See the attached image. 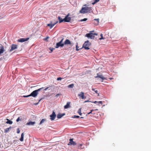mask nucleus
I'll list each match as a JSON object with an SVG mask.
<instances>
[{
	"instance_id": "11",
	"label": "nucleus",
	"mask_w": 151,
	"mask_h": 151,
	"mask_svg": "<svg viewBox=\"0 0 151 151\" xmlns=\"http://www.w3.org/2000/svg\"><path fill=\"white\" fill-rule=\"evenodd\" d=\"M78 96H80L82 99H85L86 97L84 96V93L83 92H81L78 95Z\"/></svg>"
},
{
	"instance_id": "18",
	"label": "nucleus",
	"mask_w": 151,
	"mask_h": 151,
	"mask_svg": "<svg viewBox=\"0 0 151 151\" xmlns=\"http://www.w3.org/2000/svg\"><path fill=\"white\" fill-rule=\"evenodd\" d=\"M58 19L59 21V23H61L62 22L64 21V19H63L62 18H61L60 17H58Z\"/></svg>"
},
{
	"instance_id": "26",
	"label": "nucleus",
	"mask_w": 151,
	"mask_h": 151,
	"mask_svg": "<svg viewBox=\"0 0 151 151\" xmlns=\"http://www.w3.org/2000/svg\"><path fill=\"white\" fill-rule=\"evenodd\" d=\"M102 104V101H99V102H98V103L97 105H99V106H100Z\"/></svg>"
},
{
	"instance_id": "47",
	"label": "nucleus",
	"mask_w": 151,
	"mask_h": 151,
	"mask_svg": "<svg viewBox=\"0 0 151 151\" xmlns=\"http://www.w3.org/2000/svg\"><path fill=\"white\" fill-rule=\"evenodd\" d=\"M86 11L85 10H83V11Z\"/></svg>"
},
{
	"instance_id": "4",
	"label": "nucleus",
	"mask_w": 151,
	"mask_h": 151,
	"mask_svg": "<svg viewBox=\"0 0 151 151\" xmlns=\"http://www.w3.org/2000/svg\"><path fill=\"white\" fill-rule=\"evenodd\" d=\"M94 35H97L98 34L96 33H87L86 34V36L88 38H90L91 39H94L95 37Z\"/></svg>"
},
{
	"instance_id": "43",
	"label": "nucleus",
	"mask_w": 151,
	"mask_h": 151,
	"mask_svg": "<svg viewBox=\"0 0 151 151\" xmlns=\"http://www.w3.org/2000/svg\"><path fill=\"white\" fill-rule=\"evenodd\" d=\"M3 17L1 16H0V19H2Z\"/></svg>"
},
{
	"instance_id": "29",
	"label": "nucleus",
	"mask_w": 151,
	"mask_h": 151,
	"mask_svg": "<svg viewBox=\"0 0 151 151\" xmlns=\"http://www.w3.org/2000/svg\"><path fill=\"white\" fill-rule=\"evenodd\" d=\"M100 36L101 37L99 39V40H101L103 39L104 40L105 39V38H104L103 36V34H101L100 35Z\"/></svg>"
},
{
	"instance_id": "25",
	"label": "nucleus",
	"mask_w": 151,
	"mask_h": 151,
	"mask_svg": "<svg viewBox=\"0 0 151 151\" xmlns=\"http://www.w3.org/2000/svg\"><path fill=\"white\" fill-rule=\"evenodd\" d=\"M46 121L45 119H42L41 121H40V124H41L43 123H44Z\"/></svg>"
},
{
	"instance_id": "12",
	"label": "nucleus",
	"mask_w": 151,
	"mask_h": 151,
	"mask_svg": "<svg viewBox=\"0 0 151 151\" xmlns=\"http://www.w3.org/2000/svg\"><path fill=\"white\" fill-rule=\"evenodd\" d=\"M58 22V21H57L54 24H49L47 25L48 26L50 27V28H52L55 24H56Z\"/></svg>"
},
{
	"instance_id": "31",
	"label": "nucleus",
	"mask_w": 151,
	"mask_h": 151,
	"mask_svg": "<svg viewBox=\"0 0 151 151\" xmlns=\"http://www.w3.org/2000/svg\"><path fill=\"white\" fill-rule=\"evenodd\" d=\"M49 50H50L51 52H50V53H51L52 52V51H53V50L54 49H54V48H53L52 47H50L49 48Z\"/></svg>"
},
{
	"instance_id": "7",
	"label": "nucleus",
	"mask_w": 151,
	"mask_h": 151,
	"mask_svg": "<svg viewBox=\"0 0 151 151\" xmlns=\"http://www.w3.org/2000/svg\"><path fill=\"white\" fill-rule=\"evenodd\" d=\"M73 139H69L70 142L68 144V145H73L74 146L76 145V143L74 141H73Z\"/></svg>"
},
{
	"instance_id": "27",
	"label": "nucleus",
	"mask_w": 151,
	"mask_h": 151,
	"mask_svg": "<svg viewBox=\"0 0 151 151\" xmlns=\"http://www.w3.org/2000/svg\"><path fill=\"white\" fill-rule=\"evenodd\" d=\"M22 120V118L21 117L20 118V117H19L17 119L16 121L17 122H18L19 121H21Z\"/></svg>"
},
{
	"instance_id": "1",
	"label": "nucleus",
	"mask_w": 151,
	"mask_h": 151,
	"mask_svg": "<svg viewBox=\"0 0 151 151\" xmlns=\"http://www.w3.org/2000/svg\"><path fill=\"white\" fill-rule=\"evenodd\" d=\"M92 10L91 7H83L79 12L82 14H85L87 12H90Z\"/></svg>"
},
{
	"instance_id": "9",
	"label": "nucleus",
	"mask_w": 151,
	"mask_h": 151,
	"mask_svg": "<svg viewBox=\"0 0 151 151\" xmlns=\"http://www.w3.org/2000/svg\"><path fill=\"white\" fill-rule=\"evenodd\" d=\"M50 116V119L51 120H53L55 119L56 117V115L54 111H53L52 114Z\"/></svg>"
},
{
	"instance_id": "10",
	"label": "nucleus",
	"mask_w": 151,
	"mask_h": 151,
	"mask_svg": "<svg viewBox=\"0 0 151 151\" xmlns=\"http://www.w3.org/2000/svg\"><path fill=\"white\" fill-rule=\"evenodd\" d=\"M29 38H20V39H18L17 40V41L18 42H24L26 41H27L28 40H29Z\"/></svg>"
},
{
	"instance_id": "19",
	"label": "nucleus",
	"mask_w": 151,
	"mask_h": 151,
	"mask_svg": "<svg viewBox=\"0 0 151 151\" xmlns=\"http://www.w3.org/2000/svg\"><path fill=\"white\" fill-rule=\"evenodd\" d=\"M24 133H23L21 135V137L20 139V140L21 141H23L24 140Z\"/></svg>"
},
{
	"instance_id": "6",
	"label": "nucleus",
	"mask_w": 151,
	"mask_h": 151,
	"mask_svg": "<svg viewBox=\"0 0 151 151\" xmlns=\"http://www.w3.org/2000/svg\"><path fill=\"white\" fill-rule=\"evenodd\" d=\"M69 15V14H68L64 19V20L65 22H70L71 18L70 17H68Z\"/></svg>"
},
{
	"instance_id": "13",
	"label": "nucleus",
	"mask_w": 151,
	"mask_h": 151,
	"mask_svg": "<svg viewBox=\"0 0 151 151\" xmlns=\"http://www.w3.org/2000/svg\"><path fill=\"white\" fill-rule=\"evenodd\" d=\"M64 44V45H70L71 44V43L69 40L68 39H66L65 41Z\"/></svg>"
},
{
	"instance_id": "38",
	"label": "nucleus",
	"mask_w": 151,
	"mask_h": 151,
	"mask_svg": "<svg viewBox=\"0 0 151 151\" xmlns=\"http://www.w3.org/2000/svg\"><path fill=\"white\" fill-rule=\"evenodd\" d=\"M62 79V78L61 77H58L57 78V80L58 81L61 80Z\"/></svg>"
},
{
	"instance_id": "22",
	"label": "nucleus",
	"mask_w": 151,
	"mask_h": 151,
	"mask_svg": "<svg viewBox=\"0 0 151 151\" xmlns=\"http://www.w3.org/2000/svg\"><path fill=\"white\" fill-rule=\"evenodd\" d=\"M98 109H95V110H91V111L89 113H88L87 114L88 115V114H95V113H92V112L93 111H98Z\"/></svg>"
},
{
	"instance_id": "35",
	"label": "nucleus",
	"mask_w": 151,
	"mask_h": 151,
	"mask_svg": "<svg viewBox=\"0 0 151 151\" xmlns=\"http://www.w3.org/2000/svg\"><path fill=\"white\" fill-rule=\"evenodd\" d=\"M20 131L19 128L17 129V133L18 134H19L20 133Z\"/></svg>"
},
{
	"instance_id": "30",
	"label": "nucleus",
	"mask_w": 151,
	"mask_h": 151,
	"mask_svg": "<svg viewBox=\"0 0 151 151\" xmlns=\"http://www.w3.org/2000/svg\"><path fill=\"white\" fill-rule=\"evenodd\" d=\"M100 0H95V1H94V2L92 3V4L94 5L96 3L98 2Z\"/></svg>"
},
{
	"instance_id": "37",
	"label": "nucleus",
	"mask_w": 151,
	"mask_h": 151,
	"mask_svg": "<svg viewBox=\"0 0 151 151\" xmlns=\"http://www.w3.org/2000/svg\"><path fill=\"white\" fill-rule=\"evenodd\" d=\"M79 117H80V116H76V115H74V116L73 117V118H79Z\"/></svg>"
},
{
	"instance_id": "39",
	"label": "nucleus",
	"mask_w": 151,
	"mask_h": 151,
	"mask_svg": "<svg viewBox=\"0 0 151 151\" xmlns=\"http://www.w3.org/2000/svg\"><path fill=\"white\" fill-rule=\"evenodd\" d=\"M83 145V144H79L78 145V147H81V146H82Z\"/></svg>"
},
{
	"instance_id": "46",
	"label": "nucleus",
	"mask_w": 151,
	"mask_h": 151,
	"mask_svg": "<svg viewBox=\"0 0 151 151\" xmlns=\"http://www.w3.org/2000/svg\"><path fill=\"white\" fill-rule=\"evenodd\" d=\"M80 118H83V117H80Z\"/></svg>"
},
{
	"instance_id": "16",
	"label": "nucleus",
	"mask_w": 151,
	"mask_h": 151,
	"mask_svg": "<svg viewBox=\"0 0 151 151\" xmlns=\"http://www.w3.org/2000/svg\"><path fill=\"white\" fill-rule=\"evenodd\" d=\"M35 122H32L30 121L28 122H27L26 124L27 125H34V124H35Z\"/></svg>"
},
{
	"instance_id": "15",
	"label": "nucleus",
	"mask_w": 151,
	"mask_h": 151,
	"mask_svg": "<svg viewBox=\"0 0 151 151\" xmlns=\"http://www.w3.org/2000/svg\"><path fill=\"white\" fill-rule=\"evenodd\" d=\"M99 77L102 80H104L105 79V78L103 76L100 75H99L98 73L97 74V76L95 77V78Z\"/></svg>"
},
{
	"instance_id": "36",
	"label": "nucleus",
	"mask_w": 151,
	"mask_h": 151,
	"mask_svg": "<svg viewBox=\"0 0 151 151\" xmlns=\"http://www.w3.org/2000/svg\"><path fill=\"white\" fill-rule=\"evenodd\" d=\"M31 96H30V94L27 95V96H23V97L24 98H26V97H28Z\"/></svg>"
},
{
	"instance_id": "2",
	"label": "nucleus",
	"mask_w": 151,
	"mask_h": 151,
	"mask_svg": "<svg viewBox=\"0 0 151 151\" xmlns=\"http://www.w3.org/2000/svg\"><path fill=\"white\" fill-rule=\"evenodd\" d=\"M44 88L42 87L39 88L37 90L33 91L30 94L31 96H32L34 97H35L37 96L38 94V92L40 91L42 89H43Z\"/></svg>"
},
{
	"instance_id": "33",
	"label": "nucleus",
	"mask_w": 151,
	"mask_h": 151,
	"mask_svg": "<svg viewBox=\"0 0 151 151\" xmlns=\"http://www.w3.org/2000/svg\"><path fill=\"white\" fill-rule=\"evenodd\" d=\"M76 50L77 51H78L79 50V49H81V48L78 49V45L77 44L76 46Z\"/></svg>"
},
{
	"instance_id": "42",
	"label": "nucleus",
	"mask_w": 151,
	"mask_h": 151,
	"mask_svg": "<svg viewBox=\"0 0 151 151\" xmlns=\"http://www.w3.org/2000/svg\"><path fill=\"white\" fill-rule=\"evenodd\" d=\"M93 102V103H95V104H96V103H98V102H97V101H94V102Z\"/></svg>"
},
{
	"instance_id": "32",
	"label": "nucleus",
	"mask_w": 151,
	"mask_h": 151,
	"mask_svg": "<svg viewBox=\"0 0 151 151\" xmlns=\"http://www.w3.org/2000/svg\"><path fill=\"white\" fill-rule=\"evenodd\" d=\"M87 20V18H84V19H81L80 20V21H81V22L85 21H86Z\"/></svg>"
},
{
	"instance_id": "41",
	"label": "nucleus",
	"mask_w": 151,
	"mask_h": 151,
	"mask_svg": "<svg viewBox=\"0 0 151 151\" xmlns=\"http://www.w3.org/2000/svg\"><path fill=\"white\" fill-rule=\"evenodd\" d=\"M90 102V101L88 100L84 102V103H86L87 102Z\"/></svg>"
},
{
	"instance_id": "14",
	"label": "nucleus",
	"mask_w": 151,
	"mask_h": 151,
	"mask_svg": "<svg viewBox=\"0 0 151 151\" xmlns=\"http://www.w3.org/2000/svg\"><path fill=\"white\" fill-rule=\"evenodd\" d=\"M70 102H68L64 106V108L65 109H67L70 107Z\"/></svg>"
},
{
	"instance_id": "34",
	"label": "nucleus",
	"mask_w": 151,
	"mask_h": 151,
	"mask_svg": "<svg viewBox=\"0 0 151 151\" xmlns=\"http://www.w3.org/2000/svg\"><path fill=\"white\" fill-rule=\"evenodd\" d=\"M94 20H95V21H96L97 22V23H96V24H98L99 23V19H94Z\"/></svg>"
},
{
	"instance_id": "3",
	"label": "nucleus",
	"mask_w": 151,
	"mask_h": 151,
	"mask_svg": "<svg viewBox=\"0 0 151 151\" xmlns=\"http://www.w3.org/2000/svg\"><path fill=\"white\" fill-rule=\"evenodd\" d=\"M91 45V43L88 40L85 42L83 45V47L86 50H89V46H90Z\"/></svg>"
},
{
	"instance_id": "17",
	"label": "nucleus",
	"mask_w": 151,
	"mask_h": 151,
	"mask_svg": "<svg viewBox=\"0 0 151 151\" xmlns=\"http://www.w3.org/2000/svg\"><path fill=\"white\" fill-rule=\"evenodd\" d=\"M64 115H65V113H63V114H59L57 115V117L58 119H60Z\"/></svg>"
},
{
	"instance_id": "8",
	"label": "nucleus",
	"mask_w": 151,
	"mask_h": 151,
	"mask_svg": "<svg viewBox=\"0 0 151 151\" xmlns=\"http://www.w3.org/2000/svg\"><path fill=\"white\" fill-rule=\"evenodd\" d=\"M17 48V45H16L15 44H12L11 46V49L9 50L10 52H11L12 51L15 50V49Z\"/></svg>"
},
{
	"instance_id": "23",
	"label": "nucleus",
	"mask_w": 151,
	"mask_h": 151,
	"mask_svg": "<svg viewBox=\"0 0 151 151\" xmlns=\"http://www.w3.org/2000/svg\"><path fill=\"white\" fill-rule=\"evenodd\" d=\"M81 108H80L78 111V113L80 116H81L82 114V113H81Z\"/></svg>"
},
{
	"instance_id": "21",
	"label": "nucleus",
	"mask_w": 151,
	"mask_h": 151,
	"mask_svg": "<svg viewBox=\"0 0 151 151\" xmlns=\"http://www.w3.org/2000/svg\"><path fill=\"white\" fill-rule=\"evenodd\" d=\"M6 120H7V121L6 122V123L7 124H12L13 122L12 121H11L10 120H9L8 119H7Z\"/></svg>"
},
{
	"instance_id": "48",
	"label": "nucleus",
	"mask_w": 151,
	"mask_h": 151,
	"mask_svg": "<svg viewBox=\"0 0 151 151\" xmlns=\"http://www.w3.org/2000/svg\"><path fill=\"white\" fill-rule=\"evenodd\" d=\"M41 100V99L39 101V102H40Z\"/></svg>"
},
{
	"instance_id": "24",
	"label": "nucleus",
	"mask_w": 151,
	"mask_h": 151,
	"mask_svg": "<svg viewBox=\"0 0 151 151\" xmlns=\"http://www.w3.org/2000/svg\"><path fill=\"white\" fill-rule=\"evenodd\" d=\"M74 84H72L68 86V88H73L74 87Z\"/></svg>"
},
{
	"instance_id": "40",
	"label": "nucleus",
	"mask_w": 151,
	"mask_h": 151,
	"mask_svg": "<svg viewBox=\"0 0 151 151\" xmlns=\"http://www.w3.org/2000/svg\"><path fill=\"white\" fill-rule=\"evenodd\" d=\"M60 95V94L59 93H58V94H57L56 95V97H58L59 95Z\"/></svg>"
},
{
	"instance_id": "28",
	"label": "nucleus",
	"mask_w": 151,
	"mask_h": 151,
	"mask_svg": "<svg viewBox=\"0 0 151 151\" xmlns=\"http://www.w3.org/2000/svg\"><path fill=\"white\" fill-rule=\"evenodd\" d=\"M92 90L93 91H94L96 93L98 94V96H99V93H98V91L97 90H95V89L93 88H92Z\"/></svg>"
},
{
	"instance_id": "5",
	"label": "nucleus",
	"mask_w": 151,
	"mask_h": 151,
	"mask_svg": "<svg viewBox=\"0 0 151 151\" xmlns=\"http://www.w3.org/2000/svg\"><path fill=\"white\" fill-rule=\"evenodd\" d=\"M63 39H62L60 41L56 43L55 47L58 48L60 47H63L64 45V44L63 43Z\"/></svg>"
},
{
	"instance_id": "45",
	"label": "nucleus",
	"mask_w": 151,
	"mask_h": 151,
	"mask_svg": "<svg viewBox=\"0 0 151 151\" xmlns=\"http://www.w3.org/2000/svg\"><path fill=\"white\" fill-rule=\"evenodd\" d=\"M48 88H45V89H44V90H45V91Z\"/></svg>"
},
{
	"instance_id": "20",
	"label": "nucleus",
	"mask_w": 151,
	"mask_h": 151,
	"mask_svg": "<svg viewBox=\"0 0 151 151\" xmlns=\"http://www.w3.org/2000/svg\"><path fill=\"white\" fill-rule=\"evenodd\" d=\"M11 129V127H10L9 128H7L4 129V132L6 133L8 132L9 130H10Z\"/></svg>"
},
{
	"instance_id": "44",
	"label": "nucleus",
	"mask_w": 151,
	"mask_h": 151,
	"mask_svg": "<svg viewBox=\"0 0 151 151\" xmlns=\"http://www.w3.org/2000/svg\"><path fill=\"white\" fill-rule=\"evenodd\" d=\"M94 32V30H93V31H90V33H91V32Z\"/></svg>"
}]
</instances>
